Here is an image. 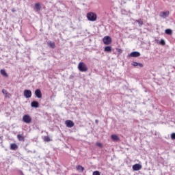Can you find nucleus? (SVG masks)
<instances>
[{
  "label": "nucleus",
  "instance_id": "14",
  "mask_svg": "<svg viewBox=\"0 0 175 175\" xmlns=\"http://www.w3.org/2000/svg\"><path fill=\"white\" fill-rule=\"evenodd\" d=\"M34 9L37 12H39V10H40V9H42V6H40V3H36L34 5Z\"/></svg>",
  "mask_w": 175,
  "mask_h": 175
},
{
  "label": "nucleus",
  "instance_id": "16",
  "mask_svg": "<svg viewBox=\"0 0 175 175\" xmlns=\"http://www.w3.org/2000/svg\"><path fill=\"white\" fill-rule=\"evenodd\" d=\"M49 46L51 47V49H55V43L54 42L49 41Z\"/></svg>",
  "mask_w": 175,
  "mask_h": 175
},
{
  "label": "nucleus",
  "instance_id": "22",
  "mask_svg": "<svg viewBox=\"0 0 175 175\" xmlns=\"http://www.w3.org/2000/svg\"><path fill=\"white\" fill-rule=\"evenodd\" d=\"M137 23H138L139 27H142V25H143V24H144V23H143V21H142V19L137 20Z\"/></svg>",
  "mask_w": 175,
  "mask_h": 175
},
{
  "label": "nucleus",
  "instance_id": "26",
  "mask_svg": "<svg viewBox=\"0 0 175 175\" xmlns=\"http://www.w3.org/2000/svg\"><path fill=\"white\" fill-rule=\"evenodd\" d=\"M131 65H132L133 66H137V62H133L131 64Z\"/></svg>",
  "mask_w": 175,
  "mask_h": 175
},
{
  "label": "nucleus",
  "instance_id": "23",
  "mask_svg": "<svg viewBox=\"0 0 175 175\" xmlns=\"http://www.w3.org/2000/svg\"><path fill=\"white\" fill-rule=\"evenodd\" d=\"M160 44H161V46H165V44H166V42H165V40L161 39L160 40Z\"/></svg>",
  "mask_w": 175,
  "mask_h": 175
},
{
  "label": "nucleus",
  "instance_id": "15",
  "mask_svg": "<svg viewBox=\"0 0 175 175\" xmlns=\"http://www.w3.org/2000/svg\"><path fill=\"white\" fill-rule=\"evenodd\" d=\"M104 51H105L107 53H111V46H105L104 49Z\"/></svg>",
  "mask_w": 175,
  "mask_h": 175
},
{
  "label": "nucleus",
  "instance_id": "24",
  "mask_svg": "<svg viewBox=\"0 0 175 175\" xmlns=\"http://www.w3.org/2000/svg\"><path fill=\"white\" fill-rule=\"evenodd\" d=\"M93 175H100V172L99 171H94Z\"/></svg>",
  "mask_w": 175,
  "mask_h": 175
},
{
  "label": "nucleus",
  "instance_id": "27",
  "mask_svg": "<svg viewBox=\"0 0 175 175\" xmlns=\"http://www.w3.org/2000/svg\"><path fill=\"white\" fill-rule=\"evenodd\" d=\"M44 141L45 142H50V137H45Z\"/></svg>",
  "mask_w": 175,
  "mask_h": 175
},
{
  "label": "nucleus",
  "instance_id": "7",
  "mask_svg": "<svg viewBox=\"0 0 175 175\" xmlns=\"http://www.w3.org/2000/svg\"><path fill=\"white\" fill-rule=\"evenodd\" d=\"M170 14L169 11H166V12H160V17H162L163 18H166V17H167Z\"/></svg>",
  "mask_w": 175,
  "mask_h": 175
},
{
  "label": "nucleus",
  "instance_id": "12",
  "mask_svg": "<svg viewBox=\"0 0 175 175\" xmlns=\"http://www.w3.org/2000/svg\"><path fill=\"white\" fill-rule=\"evenodd\" d=\"M31 107H35L36 109L39 107V102L38 101H32L31 103Z\"/></svg>",
  "mask_w": 175,
  "mask_h": 175
},
{
  "label": "nucleus",
  "instance_id": "20",
  "mask_svg": "<svg viewBox=\"0 0 175 175\" xmlns=\"http://www.w3.org/2000/svg\"><path fill=\"white\" fill-rule=\"evenodd\" d=\"M77 170H78V172H84V168L81 165H78L77 166Z\"/></svg>",
  "mask_w": 175,
  "mask_h": 175
},
{
  "label": "nucleus",
  "instance_id": "21",
  "mask_svg": "<svg viewBox=\"0 0 175 175\" xmlns=\"http://www.w3.org/2000/svg\"><path fill=\"white\" fill-rule=\"evenodd\" d=\"M1 73L3 76H5V77H8V73H6V70H1Z\"/></svg>",
  "mask_w": 175,
  "mask_h": 175
},
{
  "label": "nucleus",
  "instance_id": "29",
  "mask_svg": "<svg viewBox=\"0 0 175 175\" xmlns=\"http://www.w3.org/2000/svg\"><path fill=\"white\" fill-rule=\"evenodd\" d=\"M137 66H139V68H143V64L142 63H137Z\"/></svg>",
  "mask_w": 175,
  "mask_h": 175
},
{
  "label": "nucleus",
  "instance_id": "2",
  "mask_svg": "<svg viewBox=\"0 0 175 175\" xmlns=\"http://www.w3.org/2000/svg\"><path fill=\"white\" fill-rule=\"evenodd\" d=\"M87 17L90 21H95L96 20V14L93 12L88 13Z\"/></svg>",
  "mask_w": 175,
  "mask_h": 175
},
{
  "label": "nucleus",
  "instance_id": "10",
  "mask_svg": "<svg viewBox=\"0 0 175 175\" xmlns=\"http://www.w3.org/2000/svg\"><path fill=\"white\" fill-rule=\"evenodd\" d=\"M129 57H140V53L137 51H133L130 53Z\"/></svg>",
  "mask_w": 175,
  "mask_h": 175
},
{
  "label": "nucleus",
  "instance_id": "18",
  "mask_svg": "<svg viewBox=\"0 0 175 175\" xmlns=\"http://www.w3.org/2000/svg\"><path fill=\"white\" fill-rule=\"evenodd\" d=\"M165 32L167 35H172L173 33V31L171 29H165Z\"/></svg>",
  "mask_w": 175,
  "mask_h": 175
},
{
  "label": "nucleus",
  "instance_id": "8",
  "mask_svg": "<svg viewBox=\"0 0 175 175\" xmlns=\"http://www.w3.org/2000/svg\"><path fill=\"white\" fill-rule=\"evenodd\" d=\"M142 166L140 164H135L133 165V170L135 172H138V170H141Z\"/></svg>",
  "mask_w": 175,
  "mask_h": 175
},
{
  "label": "nucleus",
  "instance_id": "9",
  "mask_svg": "<svg viewBox=\"0 0 175 175\" xmlns=\"http://www.w3.org/2000/svg\"><path fill=\"white\" fill-rule=\"evenodd\" d=\"M35 95L37 98H38V99H40V98H42V92L40 91V90L39 89L36 90Z\"/></svg>",
  "mask_w": 175,
  "mask_h": 175
},
{
  "label": "nucleus",
  "instance_id": "4",
  "mask_svg": "<svg viewBox=\"0 0 175 175\" xmlns=\"http://www.w3.org/2000/svg\"><path fill=\"white\" fill-rule=\"evenodd\" d=\"M104 44H110L111 43V37L107 36L103 39Z\"/></svg>",
  "mask_w": 175,
  "mask_h": 175
},
{
  "label": "nucleus",
  "instance_id": "17",
  "mask_svg": "<svg viewBox=\"0 0 175 175\" xmlns=\"http://www.w3.org/2000/svg\"><path fill=\"white\" fill-rule=\"evenodd\" d=\"M18 139L19 140V142H24V136H23V135L21 134H18L17 135Z\"/></svg>",
  "mask_w": 175,
  "mask_h": 175
},
{
  "label": "nucleus",
  "instance_id": "11",
  "mask_svg": "<svg viewBox=\"0 0 175 175\" xmlns=\"http://www.w3.org/2000/svg\"><path fill=\"white\" fill-rule=\"evenodd\" d=\"M2 94H3V95H5V98H10V93L8 92V91H6V90L3 89L1 90Z\"/></svg>",
  "mask_w": 175,
  "mask_h": 175
},
{
  "label": "nucleus",
  "instance_id": "32",
  "mask_svg": "<svg viewBox=\"0 0 175 175\" xmlns=\"http://www.w3.org/2000/svg\"><path fill=\"white\" fill-rule=\"evenodd\" d=\"M12 12H14V10H12Z\"/></svg>",
  "mask_w": 175,
  "mask_h": 175
},
{
  "label": "nucleus",
  "instance_id": "1",
  "mask_svg": "<svg viewBox=\"0 0 175 175\" xmlns=\"http://www.w3.org/2000/svg\"><path fill=\"white\" fill-rule=\"evenodd\" d=\"M78 69L79 70H80V72H87V70H88L87 65H85V64H84L83 62H80L79 64Z\"/></svg>",
  "mask_w": 175,
  "mask_h": 175
},
{
  "label": "nucleus",
  "instance_id": "5",
  "mask_svg": "<svg viewBox=\"0 0 175 175\" xmlns=\"http://www.w3.org/2000/svg\"><path fill=\"white\" fill-rule=\"evenodd\" d=\"M24 96L27 98H31L32 96V92L29 90H24Z\"/></svg>",
  "mask_w": 175,
  "mask_h": 175
},
{
  "label": "nucleus",
  "instance_id": "19",
  "mask_svg": "<svg viewBox=\"0 0 175 175\" xmlns=\"http://www.w3.org/2000/svg\"><path fill=\"white\" fill-rule=\"evenodd\" d=\"M111 139L112 140H115L116 142L120 140V138L117 136V135H112Z\"/></svg>",
  "mask_w": 175,
  "mask_h": 175
},
{
  "label": "nucleus",
  "instance_id": "31",
  "mask_svg": "<svg viewBox=\"0 0 175 175\" xmlns=\"http://www.w3.org/2000/svg\"><path fill=\"white\" fill-rule=\"evenodd\" d=\"M95 122H96V124H98V120H95Z\"/></svg>",
  "mask_w": 175,
  "mask_h": 175
},
{
  "label": "nucleus",
  "instance_id": "6",
  "mask_svg": "<svg viewBox=\"0 0 175 175\" xmlns=\"http://www.w3.org/2000/svg\"><path fill=\"white\" fill-rule=\"evenodd\" d=\"M65 124L67 128H73V126H75V123L72 120H66Z\"/></svg>",
  "mask_w": 175,
  "mask_h": 175
},
{
  "label": "nucleus",
  "instance_id": "25",
  "mask_svg": "<svg viewBox=\"0 0 175 175\" xmlns=\"http://www.w3.org/2000/svg\"><path fill=\"white\" fill-rule=\"evenodd\" d=\"M171 139H172V140H175V133L171 134Z\"/></svg>",
  "mask_w": 175,
  "mask_h": 175
},
{
  "label": "nucleus",
  "instance_id": "28",
  "mask_svg": "<svg viewBox=\"0 0 175 175\" xmlns=\"http://www.w3.org/2000/svg\"><path fill=\"white\" fill-rule=\"evenodd\" d=\"M116 50H117L118 53H119V54L122 53V49H117Z\"/></svg>",
  "mask_w": 175,
  "mask_h": 175
},
{
  "label": "nucleus",
  "instance_id": "30",
  "mask_svg": "<svg viewBox=\"0 0 175 175\" xmlns=\"http://www.w3.org/2000/svg\"><path fill=\"white\" fill-rule=\"evenodd\" d=\"M96 146H98V147L102 148V144H100L99 142L96 143Z\"/></svg>",
  "mask_w": 175,
  "mask_h": 175
},
{
  "label": "nucleus",
  "instance_id": "13",
  "mask_svg": "<svg viewBox=\"0 0 175 175\" xmlns=\"http://www.w3.org/2000/svg\"><path fill=\"white\" fill-rule=\"evenodd\" d=\"M18 148V146L16 144H10V150H13L14 151H16Z\"/></svg>",
  "mask_w": 175,
  "mask_h": 175
},
{
  "label": "nucleus",
  "instance_id": "3",
  "mask_svg": "<svg viewBox=\"0 0 175 175\" xmlns=\"http://www.w3.org/2000/svg\"><path fill=\"white\" fill-rule=\"evenodd\" d=\"M23 122H25V124H31V122H32V119L29 115H25L23 117Z\"/></svg>",
  "mask_w": 175,
  "mask_h": 175
}]
</instances>
